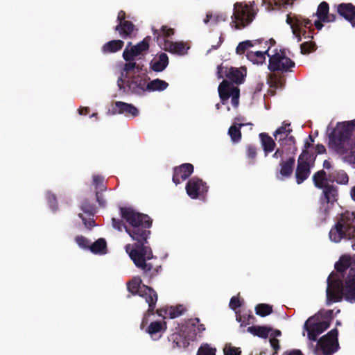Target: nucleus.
<instances>
[{"label":"nucleus","instance_id":"nucleus-7","mask_svg":"<svg viewBox=\"0 0 355 355\" xmlns=\"http://www.w3.org/2000/svg\"><path fill=\"white\" fill-rule=\"evenodd\" d=\"M322 193L320 196V207L318 213L322 220H324L329 215L330 209L338 199V187L329 184L322 188Z\"/></svg>","mask_w":355,"mask_h":355},{"label":"nucleus","instance_id":"nucleus-27","mask_svg":"<svg viewBox=\"0 0 355 355\" xmlns=\"http://www.w3.org/2000/svg\"><path fill=\"white\" fill-rule=\"evenodd\" d=\"M135 29V26L130 21L118 24L114 28V30L118 31L119 35L123 39L131 38L132 34Z\"/></svg>","mask_w":355,"mask_h":355},{"label":"nucleus","instance_id":"nucleus-52","mask_svg":"<svg viewBox=\"0 0 355 355\" xmlns=\"http://www.w3.org/2000/svg\"><path fill=\"white\" fill-rule=\"evenodd\" d=\"M353 144L354 143H352V147L349 149L350 150V152L343 157V160L355 168V150H352Z\"/></svg>","mask_w":355,"mask_h":355},{"label":"nucleus","instance_id":"nucleus-64","mask_svg":"<svg viewBox=\"0 0 355 355\" xmlns=\"http://www.w3.org/2000/svg\"><path fill=\"white\" fill-rule=\"evenodd\" d=\"M315 151L317 154H323L326 152V148L322 144H317L315 146Z\"/></svg>","mask_w":355,"mask_h":355},{"label":"nucleus","instance_id":"nucleus-33","mask_svg":"<svg viewBox=\"0 0 355 355\" xmlns=\"http://www.w3.org/2000/svg\"><path fill=\"white\" fill-rule=\"evenodd\" d=\"M124 42L120 40H114L106 42L102 46V51L103 53H113L122 49Z\"/></svg>","mask_w":355,"mask_h":355},{"label":"nucleus","instance_id":"nucleus-34","mask_svg":"<svg viewBox=\"0 0 355 355\" xmlns=\"http://www.w3.org/2000/svg\"><path fill=\"white\" fill-rule=\"evenodd\" d=\"M313 182L316 188L321 189L327 184H329V175H327L324 170H320L313 174Z\"/></svg>","mask_w":355,"mask_h":355},{"label":"nucleus","instance_id":"nucleus-4","mask_svg":"<svg viewBox=\"0 0 355 355\" xmlns=\"http://www.w3.org/2000/svg\"><path fill=\"white\" fill-rule=\"evenodd\" d=\"M329 236L334 243H339L342 239H355V214L346 211L340 214L330 230Z\"/></svg>","mask_w":355,"mask_h":355},{"label":"nucleus","instance_id":"nucleus-28","mask_svg":"<svg viewBox=\"0 0 355 355\" xmlns=\"http://www.w3.org/2000/svg\"><path fill=\"white\" fill-rule=\"evenodd\" d=\"M259 139L265 157H267L269 153L275 150L276 147V143L275 142L274 139L268 133L266 132L260 133Z\"/></svg>","mask_w":355,"mask_h":355},{"label":"nucleus","instance_id":"nucleus-5","mask_svg":"<svg viewBox=\"0 0 355 355\" xmlns=\"http://www.w3.org/2000/svg\"><path fill=\"white\" fill-rule=\"evenodd\" d=\"M257 9L254 8V2L243 5L236 2L234 6V12L232 16V26L236 29H241L248 26L255 18Z\"/></svg>","mask_w":355,"mask_h":355},{"label":"nucleus","instance_id":"nucleus-12","mask_svg":"<svg viewBox=\"0 0 355 355\" xmlns=\"http://www.w3.org/2000/svg\"><path fill=\"white\" fill-rule=\"evenodd\" d=\"M218 94L221 103L224 105L231 97V102L234 107H238L239 104L240 89L238 87L234 86L227 80H223L219 85Z\"/></svg>","mask_w":355,"mask_h":355},{"label":"nucleus","instance_id":"nucleus-40","mask_svg":"<svg viewBox=\"0 0 355 355\" xmlns=\"http://www.w3.org/2000/svg\"><path fill=\"white\" fill-rule=\"evenodd\" d=\"M244 124L234 123L231 125L228 130V135L230 136L232 141L234 143H238L241 139V128Z\"/></svg>","mask_w":355,"mask_h":355},{"label":"nucleus","instance_id":"nucleus-23","mask_svg":"<svg viewBox=\"0 0 355 355\" xmlns=\"http://www.w3.org/2000/svg\"><path fill=\"white\" fill-rule=\"evenodd\" d=\"M338 15L355 27V6L352 3H341L336 6Z\"/></svg>","mask_w":355,"mask_h":355},{"label":"nucleus","instance_id":"nucleus-59","mask_svg":"<svg viewBox=\"0 0 355 355\" xmlns=\"http://www.w3.org/2000/svg\"><path fill=\"white\" fill-rule=\"evenodd\" d=\"M247 49H247L244 42H241L236 46V52L237 54L241 55V54H243Z\"/></svg>","mask_w":355,"mask_h":355},{"label":"nucleus","instance_id":"nucleus-8","mask_svg":"<svg viewBox=\"0 0 355 355\" xmlns=\"http://www.w3.org/2000/svg\"><path fill=\"white\" fill-rule=\"evenodd\" d=\"M338 331L333 329L326 335L322 336L314 349L315 355H333L339 349L338 340Z\"/></svg>","mask_w":355,"mask_h":355},{"label":"nucleus","instance_id":"nucleus-17","mask_svg":"<svg viewBox=\"0 0 355 355\" xmlns=\"http://www.w3.org/2000/svg\"><path fill=\"white\" fill-rule=\"evenodd\" d=\"M79 207L80 210L83 212H84L87 216H84L82 213H80L78 214L79 218L82 219L85 227H87L89 230H91L93 227L96 225L94 217L97 211L96 207L88 199H84L83 200L81 201Z\"/></svg>","mask_w":355,"mask_h":355},{"label":"nucleus","instance_id":"nucleus-35","mask_svg":"<svg viewBox=\"0 0 355 355\" xmlns=\"http://www.w3.org/2000/svg\"><path fill=\"white\" fill-rule=\"evenodd\" d=\"M92 253L96 254H105L107 253V243L105 239L100 238L90 245Z\"/></svg>","mask_w":355,"mask_h":355},{"label":"nucleus","instance_id":"nucleus-9","mask_svg":"<svg viewBox=\"0 0 355 355\" xmlns=\"http://www.w3.org/2000/svg\"><path fill=\"white\" fill-rule=\"evenodd\" d=\"M128 80L119 77L117 80V85L120 90L124 93L135 95H143L146 91L147 80L140 75L128 77Z\"/></svg>","mask_w":355,"mask_h":355},{"label":"nucleus","instance_id":"nucleus-32","mask_svg":"<svg viewBox=\"0 0 355 355\" xmlns=\"http://www.w3.org/2000/svg\"><path fill=\"white\" fill-rule=\"evenodd\" d=\"M269 51L270 47L265 51H249L246 55L248 59L254 64H262L266 60V55L270 56Z\"/></svg>","mask_w":355,"mask_h":355},{"label":"nucleus","instance_id":"nucleus-44","mask_svg":"<svg viewBox=\"0 0 355 355\" xmlns=\"http://www.w3.org/2000/svg\"><path fill=\"white\" fill-rule=\"evenodd\" d=\"M186 311L183 305H177L175 306H170L165 310V313L169 316L170 318L173 319L182 315Z\"/></svg>","mask_w":355,"mask_h":355},{"label":"nucleus","instance_id":"nucleus-46","mask_svg":"<svg viewBox=\"0 0 355 355\" xmlns=\"http://www.w3.org/2000/svg\"><path fill=\"white\" fill-rule=\"evenodd\" d=\"M216 349L211 347L208 344L201 345L197 352V355H216Z\"/></svg>","mask_w":355,"mask_h":355},{"label":"nucleus","instance_id":"nucleus-50","mask_svg":"<svg viewBox=\"0 0 355 355\" xmlns=\"http://www.w3.org/2000/svg\"><path fill=\"white\" fill-rule=\"evenodd\" d=\"M128 62L124 64L123 71L127 73H129L134 71L135 69H137V71H139L141 68L139 64H137L133 61H127Z\"/></svg>","mask_w":355,"mask_h":355},{"label":"nucleus","instance_id":"nucleus-58","mask_svg":"<svg viewBox=\"0 0 355 355\" xmlns=\"http://www.w3.org/2000/svg\"><path fill=\"white\" fill-rule=\"evenodd\" d=\"M154 313H148V309L146 311V312L144 313V317L142 318V320H141V324H140V328L141 329H144L145 326L148 324V317L151 315H153Z\"/></svg>","mask_w":355,"mask_h":355},{"label":"nucleus","instance_id":"nucleus-1","mask_svg":"<svg viewBox=\"0 0 355 355\" xmlns=\"http://www.w3.org/2000/svg\"><path fill=\"white\" fill-rule=\"evenodd\" d=\"M120 212L121 218L129 225L125 227V232L135 241L133 244L126 245L125 251L150 284L162 270L160 264L153 261L156 257L153 256L148 241L153 220L147 214L137 212L130 207H121Z\"/></svg>","mask_w":355,"mask_h":355},{"label":"nucleus","instance_id":"nucleus-57","mask_svg":"<svg viewBox=\"0 0 355 355\" xmlns=\"http://www.w3.org/2000/svg\"><path fill=\"white\" fill-rule=\"evenodd\" d=\"M239 348L235 347H230L227 351H225V355H241Z\"/></svg>","mask_w":355,"mask_h":355},{"label":"nucleus","instance_id":"nucleus-13","mask_svg":"<svg viewBox=\"0 0 355 355\" xmlns=\"http://www.w3.org/2000/svg\"><path fill=\"white\" fill-rule=\"evenodd\" d=\"M150 40V37L147 36L136 45L129 42L123 52V59L125 61H133L138 56H144L149 50Z\"/></svg>","mask_w":355,"mask_h":355},{"label":"nucleus","instance_id":"nucleus-49","mask_svg":"<svg viewBox=\"0 0 355 355\" xmlns=\"http://www.w3.org/2000/svg\"><path fill=\"white\" fill-rule=\"evenodd\" d=\"M279 142H282V145H289L293 147L294 150H297V147L295 146V139L293 135H288L286 137H280L278 139Z\"/></svg>","mask_w":355,"mask_h":355},{"label":"nucleus","instance_id":"nucleus-6","mask_svg":"<svg viewBox=\"0 0 355 355\" xmlns=\"http://www.w3.org/2000/svg\"><path fill=\"white\" fill-rule=\"evenodd\" d=\"M324 317L326 320L319 322L316 316H311L305 322L304 329L307 331L310 340L316 341L318 336L329 327L333 318V310L326 311Z\"/></svg>","mask_w":355,"mask_h":355},{"label":"nucleus","instance_id":"nucleus-19","mask_svg":"<svg viewBox=\"0 0 355 355\" xmlns=\"http://www.w3.org/2000/svg\"><path fill=\"white\" fill-rule=\"evenodd\" d=\"M194 167L189 163L182 164L173 168V182L177 185L186 180L193 173Z\"/></svg>","mask_w":355,"mask_h":355},{"label":"nucleus","instance_id":"nucleus-62","mask_svg":"<svg viewBox=\"0 0 355 355\" xmlns=\"http://www.w3.org/2000/svg\"><path fill=\"white\" fill-rule=\"evenodd\" d=\"M126 15L123 10H120L118 13L117 21L119 24H121L123 21H128L125 20Z\"/></svg>","mask_w":355,"mask_h":355},{"label":"nucleus","instance_id":"nucleus-10","mask_svg":"<svg viewBox=\"0 0 355 355\" xmlns=\"http://www.w3.org/2000/svg\"><path fill=\"white\" fill-rule=\"evenodd\" d=\"M294 67L295 62L287 57L285 49H275L269 56L268 69L272 72H287Z\"/></svg>","mask_w":355,"mask_h":355},{"label":"nucleus","instance_id":"nucleus-55","mask_svg":"<svg viewBox=\"0 0 355 355\" xmlns=\"http://www.w3.org/2000/svg\"><path fill=\"white\" fill-rule=\"evenodd\" d=\"M112 226L114 227V228L118 230L119 231H121L123 227L125 228V227H126L124 225L122 220L116 219V218H113L112 219Z\"/></svg>","mask_w":355,"mask_h":355},{"label":"nucleus","instance_id":"nucleus-63","mask_svg":"<svg viewBox=\"0 0 355 355\" xmlns=\"http://www.w3.org/2000/svg\"><path fill=\"white\" fill-rule=\"evenodd\" d=\"M282 355H304L300 349H292L284 352Z\"/></svg>","mask_w":355,"mask_h":355},{"label":"nucleus","instance_id":"nucleus-26","mask_svg":"<svg viewBox=\"0 0 355 355\" xmlns=\"http://www.w3.org/2000/svg\"><path fill=\"white\" fill-rule=\"evenodd\" d=\"M169 60L166 53H161L150 62V69L155 72L163 71L168 65Z\"/></svg>","mask_w":355,"mask_h":355},{"label":"nucleus","instance_id":"nucleus-53","mask_svg":"<svg viewBox=\"0 0 355 355\" xmlns=\"http://www.w3.org/2000/svg\"><path fill=\"white\" fill-rule=\"evenodd\" d=\"M46 198L51 207L54 209L57 206V200L55 196L51 192H47L46 194Z\"/></svg>","mask_w":355,"mask_h":355},{"label":"nucleus","instance_id":"nucleus-22","mask_svg":"<svg viewBox=\"0 0 355 355\" xmlns=\"http://www.w3.org/2000/svg\"><path fill=\"white\" fill-rule=\"evenodd\" d=\"M113 114H124L125 116L136 117L139 115V110L132 104L123 101H116L112 108Z\"/></svg>","mask_w":355,"mask_h":355},{"label":"nucleus","instance_id":"nucleus-11","mask_svg":"<svg viewBox=\"0 0 355 355\" xmlns=\"http://www.w3.org/2000/svg\"><path fill=\"white\" fill-rule=\"evenodd\" d=\"M153 33L154 40L162 49L181 55L187 53L189 48L186 46V44L184 42H171L168 39H164L161 36L157 29L155 28H153Z\"/></svg>","mask_w":355,"mask_h":355},{"label":"nucleus","instance_id":"nucleus-47","mask_svg":"<svg viewBox=\"0 0 355 355\" xmlns=\"http://www.w3.org/2000/svg\"><path fill=\"white\" fill-rule=\"evenodd\" d=\"M93 184L95 185L97 191H103L106 189V187L104 184V178L99 175L93 176Z\"/></svg>","mask_w":355,"mask_h":355},{"label":"nucleus","instance_id":"nucleus-31","mask_svg":"<svg viewBox=\"0 0 355 355\" xmlns=\"http://www.w3.org/2000/svg\"><path fill=\"white\" fill-rule=\"evenodd\" d=\"M295 159L293 157H289L286 161H282L279 164L281 168L279 173L282 177L289 178L293 173Z\"/></svg>","mask_w":355,"mask_h":355},{"label":"nucleus","instance_id":"nucleus-18","mask_svg":"<svg viewBox=\"0 0 355 355\" xmlns=\"http://www.w3.org/2000/svg\"><path fill=\"white\" fill-rule=\"evenodd\" d=\"M183 332L187 334L189 339L194 340L198 335H200L205 330V327L200 323V319L198 318H191L185 322L182 325Z\"/></svg>","mask_w":355,"mask_h":355},{"label":"nucleus","instance_id":"nucleus-38","mask_svg":"<svg viewBox=\"0 0 355 355\" xmlns=\"http://www.w3.org/2000/svg\"><path fill=\"white\" fill-rule=\"evenodd\" d=\"M146 86L147 92H161L166 89L168 87V84L164 80L157 78L147 83Z\"/></svg>","mask_w":355,"mask_h":355},{"label":"nucleus","instance_id":"nucleus-30","mask_svg":"<svg viewBox=\"0 0 355 355\" xmlns=\"http://www.w3.org/2000/svg\"><path fill=\"white\" fill-rule=\"evenodd\" d=\"M329 182L346 185L349 182V176L344 170H335L329 174Z\"/></svg>","mask_w":355,"mask_h":355},{"label":"nucleus","instance_id":"nucleus-20","mask_svg":"<svg viewBox=\"0 0 355 355\" xmlns=\"http://www.w3.org/2000/svg\"><path fill=\"white\" fill-rule=\"evenodd\" d=\"M286 22L292 28L293 35L297 38V41H301V28L302 26H307L311 24V20L309 19L303 18L301 16L291 17L287 15Z\"/></svg>","mask_w":355,"mask_h":355},{"label":"nucleus","instance_id":"nucleus-51","mask_svg":"<svg viewBox=\"0 0 355 355\" xmlns=\"http://www.w3.org/2000/svg\"><path fill=\"white\" fill-rule=\"evenodd\" d=\"M160 33L161 36L167 39L174 35L175 31L172 28H169L167 26H162L160 30H157Z\"/></svg>","mask_w":355,"mask_h":355},{"label":"nucleus","instance_id":"nucleus-16","mask_svg":"<svg viewBox=\"0 0 355 355\" xmlns=\"http://www.w3.org/2000/svg\"><path fill=\"white\" fill-rule=\"evenodd\" d=\"M217 77L218 79L225 77L230 80L232 84H242L245 80V74H244L239 69L233 67H225L220 64L217 67Z\"/></svg>","mask_w":355,"mask_h":355},{"label":"nucleus","instance_id":"nucleus-56","mask_svg":"<svg viewBox=\"0 0 355 355\" xmlns=\"http://www.w3.org/2000/svg\"><path fill=\"white\" fill-rule=\"evenodd\" d=\"M270 345L273 349V352H279L281 347L279 345V340L276 338H272L270 339Z\"/></svg>","mask_w":355,"mask_h":355},{"label":"nucleus","instance_id":"nucleus-37","mask_svg":"<svg viewBox=\"0 0 355 355\" xmlns=\"http://www.w3.org/2000/svg\"><path fill=\"white\" fill-rule=\"evenodd\" d=\"M166 329V324L164 322L155 321L152 322L146 329V332L148 333L152 338H154L157 334L164 332Z\"/></svg>","mask_w":355,"mask_h":355},{"label":"nucleus","instance_id":"nucleus-60","mask_svg":"<svg viewBox=\"0 0 355 355\" xmlns=\"http://www.w3.org/2000/svg\"><path fill=\"white\" fill-rule=\"evenodd\" d=\"M101 192L102 191H96V200L98 202L99 205L104 207L105 205V200H104Z\"/></svg>","mask_w":355,"mask_h":355},{"label":"nucleus","instance_id":"nucleus-45","mask_svg":"<svg viewBox=\"0 0 355 355\" xmlns=\"http://www.w3.org/2000/svg\"><path fill=\"white\" fill-rule=\"evenodd\" d=\"M316 49V44L315 42L309 41L301 44L300 50L302 54H309Z\"/></svg>","mask_w":355,"mask_h":355},{"label":"nucleus","instance_id":"nucleus-25","mask_svg":"<svg viewBox=\"0 0 355 355\" xmlns=\"http://www.w3.org/2000/svg\"><path fill=\"white\" fill-rule=\"evenodd\" d=\"M329 6L327 2H321L317 9L316 15L318 18L324 22H334L337 19L336 14L329 12Z\"/></svg>","mask_w":355,"mask_h":355},{"label":"nucleus","instance_id":"nucleus-24","mask_svg":"<svg viewBox=\"0 0 355 355\" xmlns=\"http://www.w3.org/2000/svg\"><path fill=\"white\" fill-rule=\"evenodd\" d=\"M168 342L172 343L171 347L173 349L186 348L189 346L190 340H192L191 339H189L187 334L183 332L182 328L180 331L171 334L168 337Z\"/></svg>","mask_w":355,"mask_h":355},{"label":"nucleus","instance_id":"nucleus-36","mask_svg":"<svg viewBox=\"0 0 355 355\" xmlns=\"http://www.w3.org/2000/svg\"><path fill=\"white\" fill-rule=\"evenodd\" d=\"M248 331L261 338H267L272 328L266 326H252L248 328Z\"/></svg>","mask_w":355,"mask_h":355},{"label":"nucleus","instance_id":"nucleus-2","mask_svg":"<svg viewBox=\"0 0 355 355\" xmlns=\"http://www.w3.org/2000/svg\"><path fill=\"white\" fill-rule=\"evenodd\" d=\"M334 268L336 271L331 272L327 280V305L341 302L343 299L355 302V256H340Z\"/></svg>","mask_w":355,"mask_h":355},{"label":"nucleus","instance_id":"nucleus-42","mask_svg":"<svg viewBox=\"0 0 355 355\" xmlns=\"http://www.w3.org/2000/svg\"><path fill=\"white\" fill-rule=\"evenodd\" d=\"M257 150V147L254 144L246 145L245 153L249 164L254 165L256 163Z\"/></svg>","mask_w":355,"mask_h":355},{"label":"nucleus","instance_id":"nucleus-41","mask_svg":"<svg viewBox=\"0 0 355 355\" xmlns=\"http://www.w3.org/2000/svg\"><path fill=\"white\" fill-rule=\"evenodd\" d=\"M292 131H293V130L291 128V123L284 121L282 123V126H280L275 130L273 135H274L275 139L278 140L280 137H288L292 132Z\"/></svg>","mask_w":355,"mask_h":355},{"label":"nucleus","instance_id":"nucleus-29","mask_svg":"<svg viewBox=\"0 0 355 355\" xmlns=\"http://www.w3.org/2000/svg\"><path fill=\"white\" fill-rule=\"evenodd\" d=\"M294 0H262V5L268 11L280 10L292 5Z\"/></svg>","mask_w":355,"mask_h":355},{"label":"nucleus","instance_id":"nucleus-54","mask_svg":"<svg viewBox=\"0 0 355 355\" xmlns=\"http://www.w3.org/2000/svg\"><path fill=\"white\" fill-rule=\"evenodd\" d=\"M241 306V303L239 300V299L237 297H232L230 302V307L233 309L236 310V309L239 308Z\"/></svg>","mask_w":355,"mask_h":355},{"label":"nucleus","instance_id":"nucleus-48","mask_svg":"<svg viewBox=\"0 0 355 355\" xmlns=\"http://www.w3.org/2000/svg\"><path fill=\"white\" fill-rule=\"evenodd\" d=\"M75 241L78 246L84 250H90V241L83 236H77Z\"/></svg>","mask_w":355,"mask_h":355},{"label":"nucleus","instance_id":"nucleus-3","mask_svg":"<svg viewBox=\"0 0 355 355\" xmlns=\"http://www.w3.org/2000/svg\"><path fill=\"white\" fill-rule=\"evenodd\" d=\"M355 143V119L338 122L329 135V148L344 155Z\"/></svg>","mask_w":355,"mask_h":355},{"label":"nucleus","instance_id":"nucleus-14","mask_svg":"<svg viewBox=\"0 0 355 355\" xmlns=\"http://www.w3.org/2000/svg\"><path fill=\"white\" fill-rule=\"evenodd\" d=\"M185 189L191 199H205L208 192L207 183L198 177H193L186 184Z\"/></svg>","mask_w":355,"mask_h":355},{"label":"nucleus","instance_id":"nucleus-21","mask_svg":"<svg viewBox=\"0 0 355 355\" xmlns=\"http://www.w3.org/2000/svg\"><path fill=\"white\" fill-rule=\"evenodd\" d=\"M138 295L144 298L148 304V313H155V309L158 300L157 292L148 286L142 285L141 291H140Z\"/></svg>","mask_w":355,"mask_h":355},{"label":"nucleus","instance_id":"nucleus-15","mask_svg":"<svg viewBox=\"0 0 355 355\" xmlns=\"http://www.w3.org/2000/svg\"><path fill=\"white\" fill-rule=\"evenodd\" d=\"M311 155L306 150H303L297 159V165L295 170L296 182L298 184L304 182L311 174L309 161Z\"/></svg>","mask_w":355,"mask_h":355},{"label":"nucleus","instance_id":"nucleus-39","mask_svg":"<svg viewBox=\"0 0 355 355\" xmlns=\"http://www.w3.org/2000/svg\"><path fill=\"white\" fill-rule=\"evenodd\" d=\"M142 280L140 277L137 276L133 277L127 284L128 291L132 295H139L142 287Z\"/></svg>","mask_w":355,"mask_h":355},{"label":"nucleus","instance_id":"nucleus-61","mask_svg":"<svg viewBox=\"0 0 355 355\" xmlns=\"http://www.w3.org/2000/svg\"><path fill=\"white\" fill-rule=\"evenodd\" d=\"M223 41H224V39L223 37V34H220V35L218 37V42H217V44H212L211 48L208 50L207 52L209 53L212 50L218 49L220 46V45L222 44Z\"/></svg>","mask_w":355,"mask_h":355},{"label":"nucleus","instance_id":"nucleus-43","mask_svg":"<svg viewBox=\"0 0 355 355\" xmlns=\"http://www.w3.org/2000/svg\"><path fill=\"white\" fill-rule=\"evenodd\" d=\"M255 313L261 317H266L272 313V306L268 304L261 303L255 306Z\"/></svg>","mask_w":355,"mask_h":355}]
</instances>
